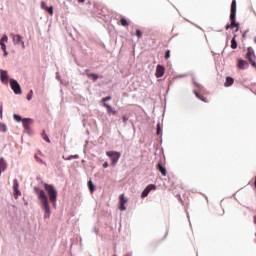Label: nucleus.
Wrapping results in <instances>:
<instances>
[{"instance_id":"f257e3e1","label":"nucleus","mask_w":256,"mask_h":256,"mask_svg":"<svg viewBox=\"0 0 256 256\" xmlns=\"http://www.w3.org/2000/svg\"><path fill=\"white\" fill-rule=\"evenodd\" d=\"M44 189L45 190H41L39 187H34V191L40 201L41 209L44 211V219H49L51 217V206L49 205V201L52 203L54 209H57L58 193L57 189L52 184L45 183Z\"/></svg>"},{"instance_id":"f03ea898","label":"nucleus","mask_w":256,"mask_h":256,"mask_svg":"<svg viewBox=\"0 0 256 256\" xmlns=\"http://www.w3.org/2000/svg\"><path fill=\"white\" fill-rule=\"evenodd\" d=\"M236 15H237V1L233 0L231 4V10H230L231 24L226 25V31L229 29H233V27H237L236 31H239V24L235 20Z\"/></svg>"},{"instance_id":"7ed1b4c3","label":"nucleus","mask_w":256,"mask_h":256,"mask_svg":"<svg viewBox=\"0 0 256 256\" xmlns=\"http://www.w3.org/2000/svg\"><path fill=\"white\" fill-rule=\"evenodd\" d=\"M106 155L111 159L112 167H115V165H117V163L119 162V159H121V154L117 151H108L106 152Z\"/></svg>"},{"instance_id":"20e7f679","label":"nucleus","mask_w":256,"mask_h":256,"mask_svg":"<svg viewBox=\"0 0 256 256\" xmlns=\"http://www.w3.org/2000/svg\"><path fill=\"white\" fill-rule=\"evenodd\" d=\"M10 87L16 95H21V93H23L21 90V85H19V82H17V80H10Z\"/></svg>"},{"instance_id":"39448f33","label":"nucleus","mask_w":256,"mask_h":256,"mask_svg":"<svg viewBox=\"0 0 256 256\" xmlns=\"http://www.w3.org/2000/svg\"><path fill=\"white\" fill-rule=\"evenodd\" d=\"M22 124H23L25 131H27V133H31V126L33 125V119L24 118V119H22Z\"/></svg>"},{"instance_id":"423d86ee","label":"nucleus","mask_w":256,"mask_h":256,"mask_svg":"<svg viewBox=\"0 0 256 256\" xmlns=\"http://www.w3.org/2000/svg\"><path fill=\"white\" fill-rule=\"evenodd\" d=\"M157 189V186L155 184H149L142 192L141 197L142 199H145L151 193V191H155Z\"/></svg>"},{"instance_id":"0eeeda50","label":"nucleus","mask_w":256,"mask_h":256,"mask_svg":"<svg viewBox=\"0 0 256 256\" xmlns=\"http://www.w3.org/2000/svg\"><path fill=\"white\" fill-rule=\"evenodd\" d=\"M128 202L127 198H125V194H121L119 196V209L120 211H127V207H125V204Z\"/></svg>"},{"instance_id":"6e6552de","label":"nucleus","mask_w":256,"mask_h":256,"mask_svg":"<svg viewBox=\"0 0 256 256\" xmlns=\"http://www.w3.org/2000/svg\"><path fill=\"white\" fill-rule=\"evenodd\" d=\"M10 37L14 43V45H19V43H21L23 41V37H21V35L19 34H10Z\"/></svg>"},{"instance_id":"1a4fd4ad","label":"nucleus","mask_w":256,"mask_h":256,"mask_svg":"<svg viewBox=\"0 0 256 256\" xmlns=\"http://www.w3.org/2000/svg\"><path fill=\"white\" fill-rule=\"evenodd\" d=\"M163 75H165V67L163 65H158L156 67V74H155V76L157 78H159V77H163Z\"/></svg>"},{"instance_id":"9d476101","label":"nucleus","mask_w":256,"mask_h":256,"mask_svg":"<svg viewBox=\"0 0 256 256\" xmlns=\"http://www.w3.org/2000/svg\"><path fill=\"white\" fill-rule=\"evenodd\" d=\"M0 79L2 83H9V75L7 74V71L0 70Z\"/></svg>"},{"instance_id":"9b49d317","label":"nucleus","mask_w":256,"mask_h":256,"mask_svg":"<svg viewBox=\"0 0 256 256\" xmlns=\"http://www.w3.org/2000/svg\"><path fill=\"white\" fill-rule=\"evenodd\" d=\"M41 9H44V11H47L49 15H53V6L48 7L47 3L45 1L41 2Z\"/></svg>"},{"instance_id":"f8f14e48","label":"nucleus","mask_w":256,"mask_h":256,"mask_svg":"<svg viewBox=\"0 0 256 256\" xmlns=\"http://www.w3.org/2000/svg\"><path fill=\"white\" fill-rule=\"evenodd\" d=\"M237 67L238 69H247L249 67V64L247 63V61L243 60V59H239L238 63H237Z\"/></svg>"},{"instance_id":"ddd939ff","label":"nucleus","mask_w":256,"mask_h":256,"mask_svg":"<svg viewBox=\"0 0 256 256\" xmlns=\"http://www.w3.org/2000/svg\"><path fill=\"white\" fill-rule=\"evenodd\" d=\"M156 169H158L163 177H167V169L163 166V164L158 163Z\"/></svg>"},{"instance_id":"4468645a","label":"nucleus","mask_w":256,"mask_h":256,"mask_svg":"<svg viewBox=\"0 0 256 256\" xmlns=\"http://www.w3.org/2000/svg\"><path fill=\"white\" fill-rule=\"evenodd\" d=\"M104 107L107 109L108 115H117V110H115V108L111 107V105L104 103Z\"/></svg>"},{"instance_id":"2eb2a0df","label":"nucleus","mask_w":256,"mask_h":256,"mask_svg":"<svg viewBox=\"0 0 256 256\" xmlns=\"http://www.w3.org/2000/svg\"><path fill=\"white\" fill-rule=\"evenodd\" d=\"M7 169V162L4 158H0V175L2 171H5Z\"/></svg>"},{"instance_id":"dca6fc26","label":"nucleus","mask_w":256,"mask_h":256,"mask_svg":"<svg viewBox=\"0 0 256 256\" xmlns=\"http://www.w3.org/2000/svg\"><path fill=\"white\" fill-rule=\"evenodd\" d=\"M86 75L93 81H97V79H99V77H101V78L103 77V76H99L97 74L89 73V70H86Z\"/></svg>"},{"instance_id":"f3484780","label":"nucleus","mask_w":256,"mask_h":256,"mask_svg":"<svg viewBox=\"0 0 256 256\" xmlns=\"http://www.w3.org/2000/svg\"><path fill=\"white\" fill-rule=\"evenodd\" d=\"M253 55H254L253 48L249 47L247 49L246 59H248V61H251V59H253Z\"/></svg>"},{"instance_id":"a211bd4d","label":"nucleus","mask_w":256,"mask_h":256,"mask_svg":"<svg viewBox=\"0 0 256 256\" xmlns=\"http://www.w3.org/2000/svg\"><path fill=\"white\" fill-rule=\"evenodd\" d=\"M235 83V80L231 77H226V81L224 83L225 87H231Z\"/></svg>"},{"instance_id":"6ab92c4d","label":"nucleus","mask_w":256,"mask_h":256,"mask_svg":"<svg viewBox=\"0 0 256 256\" xmlns=\"http://www.w3.org/2000/svg\"><path fill=\"white\" fill-rule=\"evenodd\" d=\"M194 94L196 95V97L198 99H200V101H203L204 103H208L209 101L207 100V98H205L204 96H201V94H199V92L194 91Z\"/></svg>"},{"instance_id":"aec40b11","label":"nucleus","mask_w":256,"mask_h":256,"mask_svg":"<svg viewBox=\"0 0 256 256\" xmlns=\"http://www.w3.org/2000/svg\"><path fill=\"white\" fill-rule=\"evenodd\" d=\"M237 36H234L231 40V49H237V40L235 39Z\"/></svg>"},{"instance_id":"412c9836","label":"nucleus","mask_w":256,"mask_h":256,"mask_svg":"<svg viewBox=\"0 0 256 256\" xmlns=\"http://www.w3.org/2000/svg\"><path fill=\"white\" fill-rule=\"evenodd\" d=\"M120 23H121L122 27H129V22L125 18H121Z\"/></svg>"},{"instance_id":"4be33fe9","label":"nucleus","mask_w":256,"mask_h":256,"mask_svg":"<svg viewBox=\"0 0 256 256\" xmlns=\"http://www.w3.org/2000/svg\"><path fill=\"white\" fill-rule=\"evenodd\" d=\"M88 188L90 190L91 193H93V191H95V185L93 184V181H88Z\"/></svg>"},{"instance_id":"5701e85b","label":"nucleus","mask_w":256,"mask_h":256,"mask_svg":"<svg viewBox=\"0 0 256 256\" xmlns=\"http://www.w3.org/2000/svg\"><path fill=\"white\" fill-rule=\"evenodd\" d=\"M13 190H19V181L17 179L13 180Z\"/></svg>"},{"instance_id":"b1692460","label":"nucleus","mask_w":256,"mask_h":256,"mask_svg":"<svg viewBox=\"0 0 256 256\" xmlns=\"http://www.w3.org/2000/svg\"><path fill=\"white\" fill-rule=\"evenodd\" d=\"M7 41H9V37H7V35H3L2 38L0 39V43H7Z\"/></svg>"},{"instance_id":"393cba45","label":"nucleus","mask_w":256,"mask_h":256,"mask_svg":"<svg viewBox=\"0 0 256 256\" xmlns=\"http://www.w3.org/2000/svg\"><path fill=\"white\" fill-rule=\"evenodd\" d=\"M42 137L44 141H46L47 143H51V140L49 139V136H47V133L43 132Z\"/></svg>"},{"instance_id":"a878e982","label":"nucleus","mask_w":256,"mask_h":256,"mask_svg":"<svg viewBox=\"0 0 256 256\" xmlns=\"http://www.w3.org/2000/svg\"><path fill=\"white\" fill-rule=\"evenodd\" d=\"M63 159H65L66 161H71V159H79L78 155H71L68 158H65V156H63Z\"/></svg>"},{"instance_id":"bb28decb","label":"nucleus","mask_w":256,"mask_h":256,"mask_svg":"<svg viewBox=\"0 0 256 256\" xmlns=\"http://www.w3.org/2000/svg\"><path fill=\"white\" fill-rule=\"evenodd\" d=\"M13 118L19 123L20 121H23V118L19 114H14Z\"/></svg>"},{"instance_id":"cd10ccee","label":"nucleus","mask_w":256,"mask_h":256,"mask_svg":"<svg viewBox=\"0 0 256 256\" xmlns=\"http://www.w3.org/2000/svg\"><path fill=\"white\" fill-rule=\"evenodd\" d=\"M19 196H21V191L18 189V190H14V198L15 199H19Z\"/></svg>"},{"instance_id":"c85d7f7f","label":"nucleus","mask_w":256,"mask_h":256,"mask_svg":"<svg viewBox=\"0 0 256 256\" xmlns=\"http://www.w3.org/2000/svg\"><path fill=\"white\" fill-rule=\"evenodd\" d=\"M136 37H138V39H141V37H143V32H141V30L137 29L136 30Z\"/></svg>"},{"instance_id":"c756f323","label":"nucleus","mask_w":256,"mask_h":256,"mask_svg":"<svg viewBox=\"0 0 256 256\" xmlns=\"http://www.w3.org/2000/svg\"><path fill=\"white\" fill-rule=\"evenodd\" d=\"M28 101H31L33 99V90H30V93L27 95Z\"/></svg>"},{"instance_id":"7c9ffc66","label":"nucleus","mask_w":256,"mask_h":256,"mask_svg":"<svg viewBox=\"0 0 256 256\" xmlns=\"http://www.w3.org/2000/svg\"><path fill=\"white\" fill-rule=\"evenodd\" d=\"M107 101H111V96L102 98V103H107Z\"/></svg>"},{"instance_id":"2f4dec72","label":"nucleus","mask_w":256,"mask_h":256,"mask_svg":"<svg viewBox=\"0 0 256 256\" xmlns=\"http://www.w3.org/2000/svg\"><path fill=\"white\" fill-rule=\"evenodd\" d=\"M164 57H165V59H169V57H171V51H169V50L166 51Z\"/></svg>"},{"instance_id":"473e14b6","label":"nucleus","mask_w":256,"mask_h":256,"mask_svg":"<svg viewBox=\"0 0 256 256\" xmlns=\"http://www.w3.org/2000/svg\"><path fill=\"white\" fill-rule=\"evenodd\" d=\"M34 157L38 163H41V164L45 163L41 158H39V156L35 155Z\"/></svg>"},{"instance_id":"72a5a7b5","label":"nucleus","mask_w":256,"mask_h":256,"mask_svg":"<svg viewBox=\"0 0 256 256\" xmlns=\"http://www.w3.org/2000/svg\"><path fill=\"white\" fill-rule=\"evenodd\" d=\"M162 130H161V125H157V135H161Z\"/></svg>"},{"instance_id":"f704fd0d","label":"nucleus","mask_w":256,"mask_h":256,"mask_svg":"<svg viewBox=\"0 0 256 256\" xmlns=\"http://www.w3.org/2000/svg\"><path fill=\"white\" fill-rule=\"evenodd\" d=\"M2 51L7 50V45L5 43H0Z\"/></svg>"},{"instance_id":"c9c22d12","label":"nucleus","mask_w":256,"mask_h":256,"mask_svg":"<svg viewBox=\"0 0 256 256\" xmlns=\"http://www.w3.org/2000/svg\"><path fill=\"white\" fill-rule=\"evenodd\" d=\"M122 121H123V123H127L128 118H127V117H125V116H123V117H122Z\"/></svg>"},{"instance_id":"e433bc0d","label":"nucleus","mask_w":256,"mask_h":256,"mask_svg":"<svg viewBox=\"0 0 256 256\" xmlns=\"http://www.w3.org/2000/svg\"><path fill=\"white\" fill-rule=\"evenodd\" d=\"M1 127H2L1 130L5 133V131H7V127L5 125H1Z\"/></svg>"},{"instance_id":"4c0bfd02","label":"nucleus","mask_w":256,"mask_h":256,"mask_svg":"<svg viewBox=\"0 0 256 256\" xmlns=\"http://www.w3.org/2000/svg\"><path fill=\"white\" fill-rule=\"evenodd\" d=\"M103 167H104V169H107V167H109V163L105 162V163L103 164Z\"/></svg>"},{"instance_id":"58836bf2","label":"nucleus","mask_w":256,"mask_h":256,"mask_svg":"<svg viewBox=\"0 0 256 256\" xmlns=\"http://www.w3.org/2000/svg\"><path fill=\"white\" fill-rule=\"evenodd\" d=\"M20 43L22 45V49H25V42L22 40Z\"/></svg>"},{"instance_id":"ea45409f","label":"nucleus","mask_w":256,"mask_h":256,"mask_svg":"<svg viewBox=\"0 0 256 256\" xmlns=\"http://www.w3.org/2000/svg\"><path fill=\"white\" fill-rule=\"evenodd\" d=\"M7 55H9V53L7 52V50L4 51V57H7Z\"/></svg>"},{"instance_id":"a19ab883","label":"nucleus","mask_w":256,"mask_h":256,"mask_svg":"<svg viewBox=\"0 0 256 256\" xmlns=\"http://www.w3.org/2000/svg\"><path fill=\"white\" fill-rule=\"evenodd\" d=\"M78 3H85V0H78Z\"/></svg>"},{"instance_id":"79ce46f5","label":"nucleus","mask_w":256,"mask_h":256,"mask_svg":"<svg viewBox=\"0 0 256 256\" xmlns=\"http://www.w3.org/2000/svg\"><path fill=\"white\" fill-rule=\"evenodd\" d=\"M0 113H3V108H0Z\"/></svg>"}]
</instances>
